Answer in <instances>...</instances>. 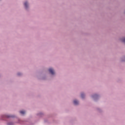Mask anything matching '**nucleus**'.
<instances>
[{
    "mask_svg": "<svg viewBox=\"0 0 125 125\" xmlns=\"http://www.w3.org/2000/svg\"><path fill=\"white\" fill-rule=\"evenodd\" d=\"M96 96H97V95H95L94 96H93V98H94V97H96Z\"/></svg>",
    "mask_w": 125,
    "mask_h": 125,
    "instance_id": "obj_6",
    "label": "nucleus"
},
{
    "mask_svg": "<svg viewBox=\"0 0 125 125\" xmlns=\"http://www.w3.org/2000/svg\"><path fill=\"white\" fill-rule=\"evenodd\" d=\"M20 113L21 115H24V114H25V111H21Z\"/></svg>",
    "mask_w": 125,
    "mask_h": 125,
    "instance_id": "obj_4",
    "label": "nucleus"
},
{
    "mask_svg": "<svg viewBox=\"0 0 125 125\" xmlns=\"http://www.w3.org/2000/svg\"><path fill=\"white\" fill-rule=\"evenodd\" d=\"M84 97V94H81V97H82V98H83Z\"/></svg>",
    "mask_w": 125,
    "mask_h": 125,
    "instance_id": "obj_5",
    "label": "nucleus"
},
{
    "mask_svg": "<svg viewBox=\"0 0 125 125\" xmlns=\"http://www.w3.org/2000/svg\"><path fill=\"white\" fill-rule=\"evenodd\" d=\"M24 6H25V8H27V7H28V2H25L24 3Z\"/></svg>",
    "mask_w": 125,
    "mask_h": 125,
    "instance_id": "obj_3",
    "label": "nucleus"
},
{
    "mask_svg": "<svg viewBox=\"0 0 125 125\" xmlns=\"http://www.w3.org/2000/svg\"><path fill=\"white\" fill-rule=\"evenodd\" d=\"M49 72L51 74V75H54V70L52 68L49 69Z\"/></svg>",
    "mask_w": 125,
    "mask_h": 125,
    "instance_id": "obj_1",
    "label": "nucleus"
},
{
    "mask_svg": "<svg viewBox=\"0 0 125 125\" xmlns=\"http://www.w3.org/2000/svg\"><path fill=\"white\" fill-rule=\"evenodd\" d=\"M18 76H20V73L18 74Z\"/></svg>",
    "mask_w": 125,
    "mask_h": 125,
    "instance_id": "obj_7",
    "label": "nucleus"
},
{
    "mask_svg": "<svg viewBox=\"0 0 125 125\" xmlns=\"http://www.w3.org/2000/svg\"><path fill=\"white\" fill-rule=\"evenodd\" d=\"M73 103L74 105H78V104H79V101H78L77 100H74Z\"/></svg>",
    "mask_w": 125,
    "mask_h": 125,
    "instance_id": "obj_2",
    "label": "nucleus"
}]
</instances>
